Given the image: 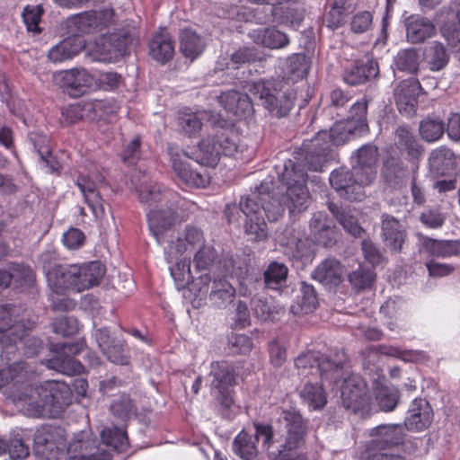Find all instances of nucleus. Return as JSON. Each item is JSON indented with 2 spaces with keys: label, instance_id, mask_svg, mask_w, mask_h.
Segmentation results:
<instances>
[{
  "label": "nucleus",
  "instance_id": "774afa93",
  "mask_svg": "<svg viewBox=\"0 0 460 460\" xmlns=\"http://www.w3.org/2000/svg\"><path fill=\"white\" fill-rule=\"evenodd\" d=\"M372 21L373 17L369 12H359L355 14L351 20V31L355 33H363L371 27Z\"/></svg>",
  "mask_w": 460,
  "mask_h": 460
},
{
  "label": "nucleus",
  "instance_id": "6e6d98bb",
  "mask_svg": "<svg viewBox=\"0 0 460 460\" xmlns=\"http://www.w3.org/2000/svg\"><path fill=\"white\" fill-rule=\"evenodd\" d=\"M444 123L440 119H426L420 125V134L428 142L438 140L444 134Z\"/></svg>",
  "mask_w": 460,
  "mask_h": 460
},
{
  "label": "nucleus",
  "instance_id": "338daca9",
  "mask_svg": "<svg viewBox=\"0 0 460 460\" xmlns=\"http://www.w3.org/2000/svg\"><path fill=\"white\" fill-rule=\"evenodd\" d=\"M84 234L78 228L71 227L63 234L62 242L69 250L79 249L84 243Z\"/></svg>",
  "mask_w": 460,
  "mask_h": 460
},
{
  "label": "nucleus",
  "instance_id": "de8ad7c7",
  "mask_svg": "<svg viewBox=\"0 0 460 460\" xmlns=\"http://www.w3.org/2000/svg\"><path fill=\"white\" fill-rule=\"evenodd\" d=\"M102 441L113 449L124 452L128 447V439L124 429L113 427L106 428L101 432Z\"/></svg>",
  "mask_w": 460,
  "mask_h": 460
},
{
  "label": "nucleus",
  "instance_id": "72a5a7b5",
  "mask_svg": "<svg viewBox=\"0 0 460 460\" xmlns=\"http://www.w3.org/2000/svg\"><path fill=\"white\" fill-rule=\"evenodd\" d=\"M345 270L340 261L327 259L316 267L312 276L314 279L325 286H337L341 282Z\"/></svg>",
  "mask_w": 460,
  "mask_h": 460
},
{
  "label": "nucleus",
  "instance_id": "49530a36",
  "mask_svg": "<svg viewBox=\"0 0 460 460\" xmlns=\"http://www.w3.org/2000/svg\"><path fill=\"white\" fill-rule=\"evenodd\" d=\"M382 174L388 183L396 185L407 177L408 170L402 161L389 158L384 164Z\"/></svg>",
  "mask_w": 460,
  "mask_h": 460
},
{
  "label": "nucleus",
  "instance_id": "a18cd8bd",
  "mask_svg": "<svg viewBox=\"0 0 460 460\" xmlns=\"http://www.w3.org/2000/svg\"><path fill=\"white\" fill-rule=\"evenodd\" d=\"M233 449L243 460H253L257 456L254 438L243 430L235 437Z\"/></svg>",
  "mask_w": 460,
  "mask_h": 460
},
{
  "label": "nucleus",
  "instance_id": "39448f33",
  "mask_svg": "<svg viewBox=\"0 0 460 460\" xmlns=\"http://www.w3.org/2000/svg\"><path fill=\"white\" fill-rule=\"evenodd\" d=\"M104 275V269L98 261L83 266H55L46 272L49 288L58 293L68 288L81 292L99 283Z\"/></svg>",
  "mask_w": 460,
  "mask_h": 460
},
{
  "label": "nucleus",
  "instance_id": "c756f323",
  "mask_svg": "<svg viewBox=\"0 0 460 460\" xmlns=\"http://www.w3.org/2000/svg\"><path fill=\"white\" fill-rule=\"evenodd\" d=\"M85 47V41L81 37H69L53 46L48 54L49 61L58 64L76 57Z\"/></svg>",
  "mask_w": 460,
  "mask_h": 460
},
{
  "label": "nucleus",
  "instance_id": "e2e57ef3",
  "mask_svg": "<svg viewBox=\"0 0 460 460\" xmlns=\"http://www.w3.org/2000/svg\"><path fill=\"white\" fill-rule=\"evenodd\" d=\"M209 281L210 279L208 274H203L195 279H192L186 288L194 295L196 299L202 301L208 294Z\"/></svg>",
  "mask_w": 460,
  "mask_h": 460
},
{
  "label": "nucleus",
  "instance_id": "680f3d73",
  "mask_svg": "<svg viewBox=\"0 0 460 460\" xmlns=\"http://www.w3.org/2000/svg\"><path fill=\"white\" fill-rule=\"evenodd\" d=\"M111 411L123 420L128 419L136 413L132 402L127 395L115 400L111 406Z\"/></svg>",
  "mask_w": 460,
  "mask_h": 460
},
{
  "label": "nucleus",
  "instance_id": "f03ea898",
  "mask_svg": "<svg viewBox=\"0 0 460 460\" xmlns=\"http://www.w3.org/2000/svg\"><path fill=\"white\" fill-rule=\"evenodd\" d=\"M27 372L22 363L0 370V386H8L6 393L14 403L32 417H55L62 409V392L59 385L47 381L32 386L26 381Z\"/></svg>",
  "mask_w": 460,
  "mask_h": 460
},
{
  "label": "nucleus",
  "instance_id": "bf43d9fd",
  "mask_svg": "<svg viewBox=\"0 0 460 460\" xmlns=\"http://www.w3.org/2000/svg\"><path fill=\"white\" fill-rule=\"evenodd\" d=\"M43 13L41 5H27L22 12V19L28 29L32 32H39V22Z\"/></svg>",
  "mask_w": 460,
  "mask_h": 460
},
{
  "label": "nucleus",
  "instance_id": "864d4df0",
  "mask_svg": "<svg viewBox=\"0 0 460 460\" xmlns=\"http://www.w3.org/2000/svg\"><path fill=\"white\" fill-rule=\"evenodd\" d=\"M178 127L189 137L196 135L202 127L201 119L197 113L183 111L178 116Z\"/></svg>",
  "mask_w": 460,
  "mask_h": 460
},
{
  "label": "nucleus",
  "instance_id": "a211bd4d",
  "mask_svg": "<svg viewBox=\"0 0 460 460\" xmlns=\"http://www.w3.org/2000/svg\"><path fill=\"white\" fill-rule=\"evenodd\" d=\"M125 52L124 40L114 35L101 36L87 46V56L98 62H117Z\"/></svg>",
  "mask_w": 460,
  "mask_h": 460
},
{
  "label": "nucleus",
  "instance_id": "13d9d810",
  "mask_svg": "<svg viewBox=\"0 0 460 460\" xmlns=\"http://www.w3.org/2000/svg\"><path fill=\"white\" fill-rule=\"evenodd\" d=\"M375 279V274L370 269L359 268L349 275V281L357 289L367 288Z\"/></svg>",
  "mask_w": 460,
  "mask_h": 460
},
{
  "label": "nucleus",
  "instance_id": "b1692460",
  "mask_svg": "<svg viewBox=\"0 0 460 460\" xmlns=\"http://www.w3.org/2000/svg\"><path fill=\"white\" fill-rule=\"evenodd\" d=\"M369 436L367 450L385 449L402 443L404 429L401 425H379L371 429Z\"/></svg>",
  "mask_w": 460,
  "mask_h": 460
},
{
  "label": "nucleus",
  "instance_id": "20e7f679",
  "mask_svg": "<svg viewBox=\"0 0 460 460\" xmlns=\"http://www.w3.org/2000/svg\"><path fill=\"white\" fill-rule=\"evenodd\" d=\"M173 217L163 221L161 212H152L149 215V230L156 243L164 245V259L169 265L170 274L177 289H184L193 279L190 271V255L186 253V247L180 243L183 238L180 233L172 228Z\"/></svg>",
  "mask_w": 460,
  "mask_h": 460
},
{
  "label": "nucleus",
  "instance_id": "0eeeda50",
  "mask_svg": "<svg viewBox=\"0 0 460 460\" xmlns=\"http://www.w3.org/2000/svg\"><path fill=\"white\" fill-rule=\"evenodd\" d=\"M246 87L252 97L261 101L265 109L278 117L287 115L294 105L295 93L292 91L277 88L272 82H251Z\"/></svg>",
  "mask_w": 460,
  "mask_h": 460
},
{
  "label": "nucleus",
  "instance_id": "e433bc0d",
  "mask_svg": "<svg viewBox=\"0 0 460 460\" xmlns=\"http://www.w3.org/2000/svg\"><path fill=\"white\" fill-rule=\"evenodd\" d=\"M174 48L170 36L165 32L156 33L149 44V53L157 62L165 63L172 58Z\"/></svg>",
  "mask_w": 460,
  "mask_h": 460
},
{
  "label": "nucleus",
  "instance_id": "37998d69",
  "mask_svg": "<svg viewBox=\"0 0 460 460\" xmlns=\"http://www.w3.org/2000/svg\"><path fill=\"white\" fill-rule=\"evenodd\" d=\"M310 62L302 53H294L285 60V71L294 81L303 79L309 71Z\"/></svg>",
  "mask_w": 460,
  "mask_h": 460
},
{
  "label": "nucleus",
  "instance_id": "4c0bfd02",
  "mask_svg": "<svg viewBox=\"0 0 460 460\" xmlns=\"http://www.w3.org/2000/svg\"><path fill=\"white\" fill-rule=\"evenodd\" d=\"M449 52L445 45L439 41H432L426 47L424 59L432 71L443 69L449 61Z\"/></svg>",
  "mask_w": 460,
  "mask_h": 460
},
{
  "label": "nucleus",
  "instance_id": "2eb2a0df",
  "mask_svg": "<svg viewBox=\"0 0 460 460\" xmlns=\"http://www.w3.org/2000/svg\"><path fill=\"white\" fill-rule=\"evenodd\" d=\"M172 168L177 177L187 186L204 188L209 182L207 174L191 169L188 160L191 159L190 150L184 151L177 146H168Z\"/></svg>",
  "mask_w": 460,
  "mask_h": 460
},
{
  "label": "nucleus",
  "instance_id": "412c9836",
  "mask_svg": "<svg viewBox=\"0 0 460 460\" xmlns=\"http://www.w3.org/2000/svg\"><path fill=\"white\" fill-rule=\"evenodd\" d=\"M103 180L102 175L96 174L94 176L80 175L76 181V185L81 190L85 202L96 217L104 214L103 199L99 191V186Z\"/></svg>",
  "mask_w": 460,
  "mask_h": 460
},
{
  "label": "nucleus",
  "instance_id": "3c124183",
  "mask_svg": "<svg viewBox=\"0 0 460 460\" xmlns=\"http://www.w3.org/2000/svg\"><path fill=\"white\" fill-rule=\"evenodd\" d=\"M259 53L253 47L241 48L231 55L226 69H237L240 66L260 60Z\"/></svg>",
  "mask_w": 460,
  "mask_h": 460
},
{
  "label": "nucleus",
  "instance_id": "6e6552de",
  "mask_svg": "<svg viewBox=\"0 0 460 460\" xmlns=\"http://www.w3.org/2000/svg\"><path fill=\"white\" fill-rule=\"evenodd\" d=\"M367 101L366 98L356 102L350 108L346 120L336 122L328 131L333 146H340L351 137L362 136L368 130L367 122Z\"/></svg>",
  "mask_w": 460,
  "mask_h": 460
},
{
  "label": "nucleus",
  "instance_id": "ddd939ff",
  "mask_svg": "<svg viewBox=\"0 0 460 460\" xmlns=\"http://www.w3.org/2000/svg\"><path fill=\"white\" fill-rule=\"evenodd\" d=\"M137 191L140 201L149 209L147 212L148 221L149 215L155 211L161 212L163 221L172 217L173 222L172 226L177 222H181L184 218L183 215L172 210L167 204L169 200L174 197L172 191L165 189L162 190V187L157 184L141 186Z\"/></svg>",
  "mask_w": 460,
  "mask_h": 460
},
{
  "label": "nucleus",
  "instance_id": "5701e85b",
  "mask_svg": "<svg viewBox=\"0 0 460 460\" xmlns=\"http://www.w3.org/2000/svg\"><path fill=\"white\" fill-rule=\"evenodd\" d=\"M307 152L306 167L312 171H321L325 162V155L332 146L327 130H321L308 143H304Z\"/></svg>",
  "mask_w": 460,
  "mask_h": 460
},
{
  "label": "nucleus",
  "instance_id": "8fccbe9b",
  "mask_svg": "<svg viewBox=\"0 0 460 460\" xmlns=\"http://www.w3.org/2000/svg\"><path fill=\"white\" fill-rule=\"evenodd\" d=\"M288 268L283 263L271 262L264 272L265 284L269 288L278 289L287 279Z\"/></svg>",
  "mask_w": 460,
  "mask_h": 460
},
{
  "label": "nucleus",
  "instance_id": "5fc2aeb1",
  "mask_svg": "<svg viewBox=\"0 0 460 460\" xmlns=\"http://www.w3.org/2000/svg\"><path fill=\"white\" fill-rule=\"evenodd\" d=\"M397 145L399 148L404 149L413 158H417L420 154V149L412 133L405 126H400L396 129Z\"/></svg>",
  "mask_w": 460,
  "mask_h": 460
},
{
  "label": "nucleus",
  "instance_id": "7ed1b4c3",
  "mask_svg": "<svg viewBox=\"0 0 460 460\" xmlns=\"http://www.w3.org/2000/svg\"><path fill=\"white\" fill-rule=\"evenodd\" d=\"M377 148L365 145L351 156V171L335 170L331 173L330 183L338 194L350 201H360L366 197L365 187L376 177Z\"/></svg>",
  "mask_w": 460,
  "mask_h": 460
},
{
  "label": "nucleus",
  "instance_id": "9b49d317",
  "mask_svg": "<svg viewBox=\"0 0 460 460\" xmlns=\"http://www.w3.org/2000/svg\"><path fill=\"white\" fill-rule=\"evenodd\" d=\"M10 314L9 312L4 311L3 312V317L0 319V332L2 333L0 337V356L3 357L4 352L9 353V351H5L7 347L4 346L7 340L14 343L17 348L22 345L28 346L24 350V354L27 356L37 354L41 346L40 341L27 334V329L22 323L15 322L13 323Z\"/></svg>",
  "mask_w": 460,
  "mask_h": 460
},
{
  "label": "nucleus",
  "instance_id": "a19ab883",
  "mask_svg": "<svg viewBox=\"0 0 460 460\" xmlns=\"http://www.w3.org/2000/svg\"><path fill=\"white\" fill-rule=\"evenodd\" d=\"M291 237L282 244L286 247L285 252L296 259H307L311 257L313 249L311 242L306 238H300L299 234L287 231Z\"/></svg>",
  "mask_w": 460,
  "mask_h": 460
},
{
  "label": "nucleus",
  "instance_id": "4d7b16f0",
  "mask_svg": "<svg viewBox=\"0 0 460 460\" xmlns=\"http://www.w3.org/2000/svg\"><path fill=\"white\" fill-rule=\"evenodd\" d=\"M399 70L414 73L418 69V56L413 49L400 51L394 60Z\"/></svg>",
  "mask_w": 460,
  "mask_h": 460
},
{
  "label": "nucleus",
  "instance_id": "7c9ffc66",
  "mask_svg": "<svg viewBox=\"0 0 460 460\" xmlns=\"http://www.w3.org/2000/svg\"><path fill=\"white\" fill-rule=\"evenodd\" d=\"M250 39L257 45L279 49L289 44L288 36L275 28H257L249 32Z\"/></svg>",
  "mask_w": 460,
  "mask_h": 460
},
{
  "label": "nucleus",
  "instance_id": "cd10ccee",
  "mask_svg": "<svg viewBox=\"0 0 460 460\" xmlns=\"http://www.w3.org/2000/svg\"><path fill=\"white\" fill-rule=\"evenodd\" d=\"M114 13L111 8L101 11H89L76 15L74 23L79 32L89 33L113 22Z\"/></svg>",
  "mask_w": 460,
  "mask_h": 460
},
{
  "label": "nucleus",
  "instance_id": "052dcab7",
  "mask_svg": "<svg viewBox=\"0 0 460 460\" xmlns=\"http://www.w3.org/2000/svg\"><path fill=\"white\" fill-rule=\"evenodd\" d=\"M85 110L93 113L92 119H102L114 113L116 106L109 101L94 100L85 105Z\"/></svg>",
  "mask_w": 460,
  "mask_h": 460
},
{
  "label": "nucleus",
  "instance_id": "f704fd0d",
  "mask_svg": "<svg viewBox=\"0 0 460 460\" xmlns=\"http://www.w3.org/2000/svg\"><path fill=\"white\" fill-rule=\"evenodd\" d=\"M207 46L205 39L190 28L184 29L180 34V50L190 60L199 57Z\"/></svg>",
  "mask_w": 460,
  "mask_h": 460
},
{
  "label": "nucleus",
  "instance_id": "2f4dec72",
  "mask_svg": "<svg viewBox=\"0 0 460 460\" xmlns=\"http://www.w3.org/2000/svg\"><path fill=\"white\" fill-rule=\"evenodd\" d=\"M382 235L385 244L392 251L398 252L405 239V232L401 223L392 216H382Z\"/></svg>",
  "mask_w": 460,
  "mask_h": 460
},
{
  "label": "nucleus",
  "instance_id": "c03bdc74",
  "mask_svg": "<svg viewBox=\"0 0 460 460\" xmlns=\"http://www.w3.org/2000/svg\"><path fill=\"white\" fill-rule=\"evenodd\" d=\"M423 247L432 255L449 257L460 253V243L457 241H439L427 238Z\"/></svg>",
  "mask_w": 460,
  "mask_h": 460
},
{
  "label": "nucleus",
  "instance_id": "1a4fd4ad",
  "mask_svg": "<svg viewBox=\"0 0 460 460\" xmlns=\"http://www.w3.org/2000/svg\"><path fill=\"white\" fill-rule=\"evenodd\" d=\"M237 146L225 132L208 135L196 147L190 148V157L199 164L215 166L221 156L233 155Z\"/></svg>",
  "mask_w": 460,
  "mask_h": 460
},
{
  "label": "nucleus",
  "instance_id": "4be33fe9",
  "mask_svg": "<svg viewBox=\"0 0 460 460\" xmlns=\"http://www.w3.org/2000/svg\"><path fill=\"white\" fill-rule=\"evenodd\" d=\"M270 11L276 22L293 28L300 25L305 15L304 3L301 0H277Z\"/></svg>",
  "mask_w": 460,
  "mask_h": 460
},
{
  "label": "nucleus",
  "instance_id": "4468645a",
  "mask_svg": "<svg viewBox=\"0 0 460 460\" xmlns=\"http://www.w3.org/2000/svg\"><path fill=\"white\" fill-rule=\"evenodd\" d=\"M67 460H111L110 454L97 444V438L90 429L75 434L66 446Z\"/></svg>",
  "mask_w": 460,
  "mask_h": 460
},
{
  "label": "nucleus",
  "instance_id": "f8f14e48",
  "mask_svg": "<svg viewBox=\"0 0 460 460\" xmlns=\"http://www.w3.org/2000/svg\"><path fill=\"white\" fill-rule=\"evenodd\" d=\"M34 450L46 460H59L66 456V432L59 427L43 426L34 435Z\"/></svg>",
  "mask_w": 460,
  "mask_h": 460
},
{
  "label": "nucleus",
  "instance_id": "79ce46f5",
  "mask_svg": "<svg viewBox=\"0 0 460 460\" xmlns=\"http://www.w3.org/2000/svg\"><path fill=\"white\" fill-rule=\"evenodd\" d=\"M378 74L376 64L368 62L366 65L352 66L344 73V81L349 85H357L365 83Z\"/></svg>",
  "mask_w": 460,
  "mask_h": 460
},
{
  "label": "nucleus",
  "instance_id": "09e8293b",
  "mask_svg": "<svg viewBox=\"0 0 460 460\" xmlns=\"http://www.w3.org/2000/svg\"><path fill=\"white\" fill-rule=\"evenodd\" d=\"M376 399L381 410L393 411L398 402V390L393 385H382L376 387Z\"/></svg>",
  "mask_w": 460,
  "mask_h": 460
},
{
  "label": "nucleus",
  "instance_id": "ea45409f",
  "mask_svg": "<svg viewBox=\"0 0 460 460\" xmlns=\"http://www.w3.org/2000/svg\"><path fill=\"white\" fill-rule=\"evenodd\" d=\"M300 396L308 408L314 411L323 409L327 403L326 393L322 384L306 383L300 392Z\"/></svg>",
  "mask_w": 460,
  "mask_h": 460
},
{
  "label": "nucleus",
  "instance_id": "bb28decb",
  "mask_svg": "<svg viewBox=\"0 0 460 460\" xmlns=\"http://www.w3.org/2000/svg\"><path fill=\"white\" fill-rule=\"evenodd\" d=\"M433 419V411L428 401L415 399L408 411L404 424L410 430L420 431L427 429Z\"/></svg>",
  "mask_w": 460,
  "mask_h": 460
},
{
  "label": "nucleus",
  "instance_id": "0e129e2a",
  "mask_svg": "<svg viewBox=\"0 0 460 460\" xmlns=\"http://www.w3.org/2000/svg\"><path fill=\"white\" fill-rule=\"evenodd\" d=\"M54 332L63 336H70L76 333L79 324L76 319L72 317H61L53 323Z\"/></svg>",
  "mask_w": 460,
  "mask_h": 460
},
{
  "label": "nucleus",
  "instance_id": "a878e982",
  "mask_svg": "<svg viewBox=\"0 0 460 460\" xmlns=\"http://www.w3.org/2000/svg\"><path fill=\"white\" fill-rule=\"evenodd\" d=\"M420 91V84L413 77L403 80L396 86L394 98L401 113L411 115L415 111L417 97Z\"/></svg>",
  "mask_w": 460,
  "mask_h": 460
},
{
  "label": "nucleus",
  "instance_id": "603ef678",
  "mask_svg": "<svg viewBox=\"0 0 460 460\" xmlns=\"http://www.w3.org/2000/svg\"><path fill=\"white\" fill-rule=\"evenodd\" d=\"M252 306L255 315L263 321L273 320L275 314H279L282 310L273 305L271 298H263L261 296H255L252 300Z\"/></svg>",
  "mask_w": 460,
  "mask_h": 460
},
{
  "label": "nucleus",
  "instance_id": "58836bf2",
  "mask_svg": "<svg viewBox=\"0 0 460 460\" xmlns=\"http://www.w3.org/2000/svg\"><path fill=\"white\" fill-rule=\"evenodd\" d=\"M235 296V289L230 282L226 279H216L213 282L209 299L211 303L218 307H226L232 303Z\"/></svg>",
  "mask_w": 460,
  "mask_h": 460
},
{
  "label": "nucleus",
  "instance_id": "dca6fc26",
  "mask_svg": "<svg viewBox=\"0 0 460 460\" xmlns=\"http://www.w3.org/2000/svg\"><path fill=\"white\" fill-rule=\"evenodd\" d=\"M54 83L70 96L79 97L89 91L94 84L93 75L84 67L57 71Z\"/></svg>",
  "mask_w": 460,
  "mask_h": 460
},
{
  "label": "nucleus",
  "instance_id": "c85d7f7f",
  "mask_svg": "<svg viewBox=\"0 0 460 460\" xmlns=\"http://www.w3.org/2000/svg\"><path fill=\"white\" fill-rule=\"evenodd\" d=\"M218 100L227 111L232 112L239 118H246L253 112L252 99L247 93L228 91L223 93Z\"/></svg>",
  "mask_w": 460,
  "mask_h": 460
},
{
  "label": "nucleus",
  "instance_id": "69168bd1",
  "mask_svg": "<svg viewBox=\"0 0 460 460\" xmlns=\"http://www.w3.org/2000/svg\"><path fill=\"white\" fill-rule=\"evenodd\" d=\"M233 353L246 354L252 348V339L245 334H233L228 339Z\"/></svg>",
  "mask_w": 460,
  "mask_h": 460
},
{
  "label": "nucleus",
  "instance_id": "393cba45",
  "mask_svg": "<svg viewBox=\"0 0 460 460\" xmlns=\"http://www.w3.org/2000/svg\"><path fill=\"white\" fill-rule=\"evenodd\" d=\"M295 365L296 368L302 370L301 374H305V369L309 368L310 374L319 373L322 381H328L335 366V358L332 360L327 356L320 355L319 352L309 351L299 355Z\"/></svg>",
  "mask_w": 460,
  "mask_h": 460
},
{
  "label": "nucleus",
  "instance_id": "aec40b11",
  "mask_svg": "<svg viewBox=\"0 0 460 460\" xmlns=\"http://www.w3.org/2000/svg\"><path fill=\"white\" fill-rule=\"evenodd\" d=\"M210 376H212L211 389L222 396L221 402L226 407L233 403L229 396L228 389L234 384V376L231 365L226 361H216L211 363Z\"/></svg>",
  "mask_w": 460,
  "mask_h": 460
},
{
  "label": "nucleus",
  "instance_id": "9d476101",
  "mask_svg": "<svg viewBox=\"0 0 460 460\" xmlns=\"http://www.w3.org/2000/svg\"><path fill=\"white\" fill-rule=\"evenodd\" d=\"M283 421L287 429L286 442L272 460H307L305 453L297 451L305 434L303 418L296 411H283Z\"/></svg>",
  "mask_w": 460,
  "mask_h": 460
},
{
  "label": "nucleus",
  "instance_id": "6ab92c4d",
  "mask_svg": "<svg viewBox=\"0 0 460 460\" xmlns=\"http://www.w3.org/2000/svg\"><path fill=\"white\" fill-rule=\"evenodd\" d=\"M84 347V343L83 341L60 344L61 354L49 359L48 361V367L67 376L82 373L84 366L71 356L81 352Z\"/></svg>",
  "mask_w": 460,
  "mask_h": 460
},
{
  "label": "nucleus",
  "instance_id": "f257e3e1",
  "mask_svg": "<svg viewBox=\"0 0 460 460\" xmlns=\"http://www.w3.org/2000/svg\"><path fill=\"white\" fill-rule=\"evenodd\" d=\"M304 170L297 169L291 160L285 163L282 172H278V191L274 190L273 181H263L249 196L241 199L239 207L227 205L226 216L229 222L239 220L235 214L239 210L245 217V234L252 241L267 237V226L262 212L270 221L278 220L283 214L285 207L291 213L305 210L310 202V195L305 181Z\"/></svg>",
  "mask_w": 460,
  "mask_h": 460
},
{
  "label": "nucleus",
  "instance_id": "c9c22d12",
  "mask_svg": "<svg viewBox=\"0 0 460 460\" xmlns=\"http://www.w3.org/2000/svg\"><path fill=\"white\" fill-rule=\"evenodd\" d=\"M453 18H455V14L452 12H447L445 17L441 13L438 14L436 22L440 26L441 35L455 51L460 53V11L456 14L458 27L451 22Z\"/></svg>",
  "mask_w": 460,
  "mask_h": 460
},
{
  "label": "nucleus",
  "instance_id": "f3484780",
  "mask_svg": "<svg viewBox=\"0 0 460 460\" xmlns=\"http://www.w3.org/2000/svg\"><path fill=\"white\" fill-rule=\"evenodd\" d=\"M183 242L180 243L181 247H186V253L195 252L194 263L198 270L207 269L214 261L216 252L213 248L205 244V238L200 229L197 227H187L184 233H180Z\"/></svg>",
  "mask_w": 460,
  "mask_h": 460
},
{
  "label": "nucleus",
  "instance_id": "473e14b6",
  "mask_svg": "<svg viewBox=\"0 0 460 460\" xmlns=\"http://www.w3.org/2000/svg\"><path fill=\"white\" fill-rule=\"evenodd\" d=\"M435 33V25L427 18L411 15L406 20V37L411 43H420Z\"/></svg>",
  "mask_w": 460,
  "mask_h": 460
},
{
  "label": "nucleus",
  "instance_id": "423d86ee",
  "mask_svg": "<svg viewBox=\"0 0 460 460\" xmlns=\"http://www.w3.org/2000/svg\"><path fill=\"white\" fill-rule=\"evenodd\" d=\"M334 358L335 366L328 381H332L336 386L340 387L344 407L358 411L369 403L370 397L367 393V385L361 376L350 373L346 365L347 357L343 351L335 353Z\"/></svg>",
  "mask_w": 460,
  "mask_h": 460
}]
</instances>
